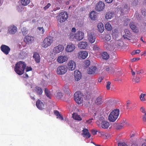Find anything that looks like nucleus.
I'll list each match as a JSON object with an SVG mask.
<instances>
[{
	"instance_id": "a878e982",
	"label": "nucleus",
	"mask_w": 146,
	"mask_h": 146,
	"mask_svg": "<svg viewBox=\"0 0 146 146\" xmlns=\"http://www.w3.org/2000/svg\"><path fill=\"white\" fill-rule=\"evenodd\" d=\"M97 13L96 11H92L90 14V19L92 20H96L97 17Z\"/></svg>"
},
{
	"instance_id": "79ce46f5",
	"label": "nucleus",
	"mask_w": 146,
	"mask_h": 146,
	"mask_svg": "<svg viewBox=\"0 0 146 146\" xmlns=\"http://www.w3.org/2000/svg\"><path fill=\"white\" fill-rule=\"evenodd\" d=\"M92 49L94 51L98 50L100 49L99 47L97 44H95L92 45Z\"/></svg>"
},
{
	"instance_id": "c9c22d12",
	"label": "nucleus",
	"mask_w": 146,
	"mask_h": 146,
	"mask_svg": "<svg viewBox=\"0 0 146 146\" xmlns=\"http://www.w3.org/2000/svg\"><path fill=\"white\" fill-rule=\"evenodd\" d=\"M146 96V94L145 93H141L140 96L139 98L141 101L144 102L145 101V97Z\"/></svg>"
},
{
	"instance_id": "e2e57ef3",
	"label": "nucleus",
	"mask_w": 146,
	"mask_h": 146,
	"mask_svg": "<svg viewBox=\"0 0 146 146\" xmlns=\"http://www.w3.org/2000/svg\"><path fill=\"white\" fill-rule=\"evenodd\" d=\"M92 132L93 135H95L97 134V131L93 129L92 130Z\"/></svg>"
},
{
	"instance_id": "1a4fd4ad",
	"label": "nucleus",
	"mask_w": 146,
	"mask_h": 146,
	"mask_svg": "<svg viewBox=\"0 0 146 146\" xmlns=\"http://www.w3.org/2000/svg\"><path fill=\"white\" fill-rule=\"evenodd\" d=\"M104 118L103 117H101L100 118V120L101 122V127L103 129H107L110 126L109 123L108 121L104 120Z\"/></svg>"
},
{
	"instance_id": "774afa93",
	"label": "nucleus",
	"mask_w": 146,
	"mask_h": 146,
	"mask_svg": "<svg viewBox=\"0 0 146 146\" xmlns=\"http://www.w3.org/2000/svg\"><path fill=\"white\" fill-rule=\"evenodd\" d=\"M139 59H140L139 58H133L132 59V61L135 62V61H136V60H138Z\"/></svg>"
},
{
	"instance_id": "c756f323",
	"label": "nucleus",
	"mask_w": 146,
	"mask_h": 146,
	"mask_svg": "<svg viewBox=\"0 0 146 146\" xmlns=\"http://www.w3.org/2000/svg\"><path fill=\"white\" fill-rule=\"evenodd\" d=\"M129 26L131 29L135 32H137V27L135 25L134 23L133 22H131L129 24Z\"/></svg>"
},
{
	"instance_id": "ea45409f",
	"label": "nucleus",
	"mask_w": 146,
	"mask_h": 146,
	"mask_svg": "<svg viewBox=\"0 0 146 146\" xmlns=\"http://www.w3.org/2000/svg\"><path fill=\"white\" fill-rule=\"evenodd\" d=\"M104 38L105 40L107 41H109L111 39L110 34L109 33L106 34Z\"/></svg>"
},
{
	"instance_id": "f257e3e1",
	"label": "nucleus",
	"mask_w": 146,
	"mask_h": 146,
	"mask_svg": "<svg viewBox=\"0 0 146 146\" xmlns=\"http://www.w3.org/2000/svg\"><path fill=\"white\" fill-rule=\"evenodd\" d=\"M25 63L22 61H20L17 62L14 67V71L19 75L23 74L26 67Z\"/></svg>"
},
{
	"instance_id": "8fccbe9b",
	"label": "nucleus",
	"mask_w": 146,
	"mask_h": 146,
	"mask_svg": "<svg viewBox=\"0 0 146 146\" xmlns=\"http://www.w3.org/2000/svg\"><path fill=\"white\" fill-rule=\"evenodd\" d=\"M110 44H108L107 42H105L104 45V47L106 49L108 50L109 49V46Z\"/></svg>"
},
{
	"instance_id": "052dcab7",
	"label": "nucleus",
	"mask_w": 146,
	"mask_h": 146,
	"mask_svg": "<svg viewBox=\"0 0 146 146\" xmlns=\"http://www.w3.org/2000/svg\"><path fill=\"white\" fill-rule=\"evenodd\" d=\"M38 29L40 31H42L41 32L42 34L44 33V29L43 28V27H38Z\"/></svg>"
},
{
	"instance_id": "864d4df0",
	"label": "nucleus",
	"mask_w": 146,
	"mask_h": 146,
	"mask_svg": "<svg viewBox=\"0 0 146 146\" xmlns=\"http://www.w3.org/2000/svg\"><path fill=\"white\" fill-rule=\"evenodd\" d=\"M118 146H127V145L124 142H119L118 143Z\"/></svg>"
},
{
	"instance_id": "c03bdc74",
	"label": "nucleus",
	"mask_w": 146,
	"mask_h": 146,
	"mask_svg": "<svg viewBox=\"0 0 146 146\" xmlns=\"http://www.w3.org/2000/svg\"><path fill=\"white\" fill-rule=\"evenodd\" d=\"M45 93L46 95L49 98H50V92L46 88L45 89Z\"/></svg>"
},
{
	"instance_id": "2eb2a0df",
	"label": "nucleus",
	"mask_w": 146,
	"mask_h": 146,
	"mask_svg": "<svg viewBox=\"0 0 146 146\" xmlns=\"http://www.w3.org/2000/svg\"><path fill=\"white\" fill-rule=\"evenodd\" d=\"M88 40L89 42L92 43H94L96 40V37L94 33L88 31Z\"/></svg>"
},
{
	"instance_id": "f8f14e48",
	"label": "nucleus",
	"mask_w": 146,
	"mask_h": 146,
	"mask_svg": "<svg viewBox=\"0 0 146 146\" xmlns=\"http://www.w3.org/2000/svg\"><path fill=\"white\" fill-rule=\"evenodd\" d=\"M17 28L13 25H11L8 27V33L11 35L15 34L17 31Z\"/></svg>"
},
{
	"instance_id": "0e129e2a",
	"label": "nucleus",
	"mask_w": 146,
	"mask_h": 146,
	"mask_svg": "<svg viewBox=\"0 0 146 146\" xmlns=\"http://www.w3.org/2000/svg\"><path fill=\"white\" fill-rule=\"evenodd\" d=\"M104 78V77L103 76H102L100 77L98 79V82H101L102 80Z\"/></svg>"
},
{
	"instance_id": "680f3d73",
	"label": "nucleus",
	"mask_w": 146,
	"mask_h": 146,
	"mask_svg": "<svg viewBox=\"0 0 146 146\" xmlns=\"http://www.w3.org/2000/svg\"><path fill=\"white\" fill-rule=\"evenodd\" d=\"M140 110L141 112L143 113H145H145H146L145 112V108L143 107L141 108Z\"/></svg>"
},
{
	"instance_id": "ddd939ff",
	"label": "nucleus",
	"mask_w": 146,
	"mask_h": 146,
	"mask_svg": "<svg viewBox=\"0 0 146 146\" xmlns=\"http://www.w3.org/2000/svg\"><path fill=\"white\" fill-rule=\"evenodd\" d=\"M0 49L5 54L7 55L10 51V48L7 46L5 45H2Z\"/></svg>"
},
{
	"instance_id": "58836bf2",
	"label": "nucleus",
	"mask_w": 146,
	"mask_h": 146,
	"mask_svg": "<svg viewBox=\"0 0 146 146\" xmlns=\"http://www.w3.org/2000/svg\"><path fill=\"white\" fill-rule=\"evenodd\" d=\"M115 128L117 129H119L122 128V126L120 123H115L113 125Z\"/></svg>"
},
{
	"instance_id": "4d7b16f0",
	"label": "nucleus",
	"mask_w": 146,
	"mask_h": 146,
	"mask_svg": "<svg viewBox=\"0 0 146 146\" xmlns=\"http://www.w3.org/2000/svg\"><path fill=\"white\" fill-rule=\"evenodd\" d=\"M32 68L31 67L27 66L26 69V71L27 72H29L30 71H32Z\"/></svg>"
},
{
	"instance_id": "f3484780",
	"label": "nucleus",
	"mask_w": 146,
	"mask_h": 146,
	"mask_svg": "<svg viewBox=\"0 0 146 146\" xmlns=\"http://www.w3.org/2000/svg\"><path fill=\"white\" fill-rule=\"evenodd\" d=\"M74 76L75 80L77 81H79L82 78L81 73L78 70L74 71Z\"/></svg>"
},
{
	"instance_id": "0eeeda50",
	"label": "nucleus",
	"mask_w": 146,
	"mask_h": 146,
	"mask_svg": "<svg viewBox=\"0 0 146 146\" xmlns=\"http://www.w3.org/2000/svg\"><path fill=\"white\" fill-rule=\"evenodd\" d=\"M74 99L76 102L78 104L82 103L83 100V94L80 91L76 92L74 95Z\"/></svg>"
},
{
	"instance_id": "a211bd4d",
	"label": "nucleus",
	"mask_w": 146,
	"mask_h": 146,
	"mask_svg": "<svg viewBox=\"0 0 146 146\" xmlns=\"http://www.w3.org/2000/svg\"><path fill=\"white\" fill-rule=\"evenodd\" d=\"M78 54V57L79 58L85 59L88 56V52L85 51H82L79 52Z\"/></svg>"
},
{
	"instance_id": "4468645a",
	"label": "nucleus",
	"mask_w": 146,
	"mask_h": 146,
	"mask_svg": "<svg viewBox=\"0 0 146 146\" xmlns=\"http://www.w3.org/2000/svg\"><path fill=\"white\" fill-rule=\"evenodd\" d=\"M68 69L69 70L72 71L74 70L76 67V64L73 60L70 61L67 64Z\"/></svg>"
},
{
	"instance_id": "bf43d9fd",
	"label": "nucleus",
	"mask_w": 146,
	"mask_h": 146,
	"mask_svg": "<svg viewBox=\"0 0 146 146\" xmlns=\"http://www.w3.org/2000/svg\"><path fill=\"white\" fill-rule=\"evenodd\" d=\"M54 114L57 117L58 115H59L60 114L59 112L57 110H54Z\"/></svg>"
},
{
	"instance_id": "9d476101",
	"label": "nucleus",
	"mask_w": 146,
	"mask_h": 146,
	"mask_svg": "<svg viewBox=\"0 0 146 146\" xmlns=\"http://www.w3.org/2000/svg\"><path fill=\"white\" fill-rule=\"evenodd\" d=\"M64 49V47L63 45L61 44H58L54 48L53 52L55 54H58L63 51Z\"/></svg>"
},
{
	"instance_id": "e433bc0d",
	"label": "nucleus",
	"mask_w": 146,
	"mask_h": 146,
	"mask_svg": "<svg viewBox=\"0 0 146 146\" xmlns=\"http://www.w3.org/2000/svg\"><path fill=\"white\" fill-rule=\"evenodd\" d=\"M105 28L108 31H111L112 29V27L109 23H107L105 25Z\"/></svg>"
},
{
	"instance_id": "f704fd0d",
	"label": "nucleus",
	"mask_w": 146,
	"mask_h": 146,
	"mask_svg": "<svg viewBox=\"0 0 146 146\" xmlns=\"http://www.w3.org/2000/svg\"><path fill=\"white\" fill-rule=\"evenodd\" d=\"M30 0H21V3L23 6H26L30 3Z\"/></svg>"
},
{
	"instance_id": "603ef678",
	"label": "nucleus",
	"mask_w": 146,
	"mask_h": 146,
	"mask_svg": "<svg viewBox=\"0 0 146 146\" xmlns=\"http://www.w3.org/2000/svg\"><path fill=\"white\" fill-rule=\"evenodd\" d=\"M134 81L136 83H139L140 82V78L137 75L135 79L134 80Z\"/></svg>"
},
{
	"instance_id": "2f4dec72",
	"label": "nucleus",
	"mask_w": 146,
	"mask_h": 146,
	"mask_svg": "<svg viewBox=\"0 0 146 146\" xmlns=\"http://www.w3.org/2000/svg\"><path fill=\"white\" fill-rule=\"evenodd\" d=\"M114 16V14L113 13L110 12H108L105 16V18L107 19H110L113 18Z\"/></svg>"
},
{
	"instance_id": "f03ea898",
	"label": "nucleus",
	"mask_w": 146,
	"mask_h": 146,
	"mask_svg": "<svg viewBox=\"0 0 146 146\" xmlns=\"http://www.w3.org/2000/svg\"><path fill=\"white\" fill-rule=\"evenodd\" d=\"M68 36L70 38L75 39L78 41L83 39L84 37V33L81 31H78L75 33L70 32Z\"/></svg>"
},
{
	"instance_id": "6ab92c4d",
	"label": "nucleus",
	"mask_w": 146,
	"mask_h": 146,
	"mask_svg": "<svg viewBox=\"0 0 146 146\" xmlns=\"http://www.w3.org/2000/svg\"><path fill=\"white\" fill-rule=\"evenodd\" d=\"M97 70L95 66H92L89 68L87 70V73L90 74H94Z\"/></svg>"
},
{
	"instance_id": "bb28decb",
	"label": "nucleus",
	"mask_w": 146,
	"mask_h": 146,
	"mask_svg": "<svg viewBox=\"0 0 146 146\" xmlns=\"http://www.w3.org/2000/svg\"><path fill=\"white\" fill-rule=\"evenodd\" d=\"M98 30L100 33H102L104 31L103 24L102 23H98L97 25Z\"/></svg>"
},
{
	"instance_id": "412c9836",
	"label": "nucleus",
	"mask_w": 146,
	"mask_h": 146,
	"mask_svg": "<svg viewBox=\"0 0 146 146\" xmlns=\"http://www.w3.org/2000/svg\"><path fill=\"white\" fill-rule=\"evenodd\" d=\"M27 51L25 49L23 50L19 55V57L21 59L25 58L27 56Z\"/></svg>"
},
{
	"instance_id": "49530a36",
	"label": "nucleus",
	"mask_w": 146,
	"mask_h": 146,
	"mask_svg": "<svg viewBox=\"0 0 146 146\" xmlns=\"http://www.w3.org/2000/svg\"><path fill=\"white\" fill-rule=\"evenodd\" d=\"M131 104V103L128 100L126 102V108L127 109H131L132 108H130V105Z\"/></svg>"
},
{
	"instance_id": "09e8293b",
	"label": "nucleus",
	"mask_w": 146,
	"mask_h": 146,
	"mask_svg": "<svg viewBox=\"0 0 146 146\" xmlns=\"http://www.w3.org/2000/svg\"><path fill=\"white\" fill-rule=\"evenodd\" d=\"M111 84V82L110 81H107L106 82V88L107 90H109L110 89V86Z\"/></svg>"
},
{
	"instance_id": "5fc2aeb1",
	"label": "nucleus",
	"mask_w": 146,
	"mask_h": 146,
	"mask_svg": "<svg viewBox=\"0 0 146 146\" xmlns=\"http://www.w3.org/2000/svg\"><path fill=\"white\" fill-rule=\"evenodd\" d=\"M141 12L143 16H145L146 13V10L145 9L143 8L141 10Z\"/></svg>"
},
{
	"instance_id": "dca6fc26",
	"label": "nucleus",
	"mask_w": 146,
	"mask_h": 146,
	"mask_svg": "<svg viewBox=\"0 0 146 146\" xmlns=\"http://www.w3.org/2000/svg\"><path fill=\"white\" fill-rule=\"evenodd\" d=\"M34 40V37L29 35L26 36L24 39V42L28 44H31Z\"/></svg>"
},
{
	"instance_id": "de8ad7c7",
	"label": "nucleus",
	"mask_w": 146,
	"mask_h": 146,
	"mask_svg": "<svg viewBox=\"0 0 146 146\" xmlns=\"http://www.w3.org/2000/svg\"><path fill=\"white\" fill-rule=\"evenodd\" d=\"M140 52V50H134L131 53L132 55H133L135 54H138Z\"/></svg>"
},
{
	"instance_id": "5701e85b",
	"label": "nucleus",
	"mask_w": 146,
	"mask_h": 146,
	"mask_svg": "<svg viewBox=\"0 0 146 146\" xmlns=\"http://www.w3.org/2000/svg\"><path fill=\"white\" fill-rule=\"evenodd\" d=\"M36 106L40 110H42L44 108V105L43 103L39 100H38L36 102Z\"/></svg>"
},
{
	"instance_id": "4be33fe9",
	"label": "nucleus",
	"mask_w": 146,
	"mask_h": 146,
	"mask_svg": "<svg viewBox=\"0 0 146 146\" xmlns=\"http://www.w3.org/2000/svg\"><path fill=\"white\" fill-rule=\"evenodd\" d=\"M75 49V46L74 44H68L66 48V51L68 52L72 51Z\"/></svg>"
},
{
	"instance_id": "20e7f679",
	"label": "nucleus",
	"mask_w": 146,
	"mask_h": 146,
	"mask_svg": "<svg viewBox=\"0 0 146 146\" xmlns=\"http://www.w3.org/2000/svg\"><path fill=\"white\" fill-rule=\"evenodd\" d=\"M68 16V14L66 12H62L56 17V19L58 23H62L66 20Z\"/></svg>"
},
{
	"instance_id": "6e6552de",
	"label": "nucleus",
	"mask_w": 146,
	"mask_h": 146,
	"mask_svg": "<svg viewBox=\"0 0 146 146\" xmlns=\"http://www.w3.org/2000/svg\"><path fill=\"white\" fill-rule=\"evenodd\" d=\"M105 6L104 3L102 1H100L96 4L95 9L97 11H101L104 9Z\"/></svg>"
},
{
	"instance_id": "3c124183",
	"label": "nucleus",
	"mask_w": 146,
	"mask_h": 146,
	"mask_svg": "<svg viewBox=\"0 0 146 146\" xmlns=\"http://www.w3.org/2000/svg\"><path fill=\"white\" fill-rule=\"evenodd\" d=\"M62 96V94L60 92H58L57 94V97L58 98H61Z\"/></svg>"
},
{
	"instance_id": "338daca9",
	"label": "nucleus",
	"mask_w": 146,
	"mask_h": 146,
	"mask_svg": "<svg viewBox=\"0 0 146 146\" xmlns=\"http://www.w3.org/2000/svg\"><path fill=\"white\" fill-rule=\"evenodd\" d=\"M76 29L74 27H73L72 28L71 30V32H72V33H74L76 32Z\"/></svg>"
},
{
	"instance_id": "423d86ee",
	"label": "nucleus",
	"mask_w": 146,
	"mask_h": 146,
	"mask_svg": "<svg viewBox=\"0 0 146 146\" xmlns=\"http://www.w3.org/2000/svg\"><path fill=\"white\" fill-rule=\"evenodd\" d=\"M53 42L52 38L50 36H48L44 39L42 43V46L43 48H46L50 46Z\"/></svg>"
},
{
	"instance_id": "13d9d810",
	"label": "nucleus",
	"mask_w": 146,
	"mask_h": 146,
	"mask_svg": "<svg viewBox=\"0 0 146 146\" xmlns=\"http://www.w3.org/2000/svg\"><path fill=\"white\" fill-rule=\"evenodd\" d=\"M51 5V4L50 3H48L46 6H45L44 7V10H46L48 9Z\"/></svg>"
},
{
	"instance_id": "9b49d317",
	"label": "nucleus",
	"mask_w": 146,
	"mask_h": 146,
	"mask_svg": "<svg viewBox=\"0 0 146 146\" xmlns=\"http://www.w3.org/2000/svg\"><path fill=\"white\" fill-rule=\"evenodd\" d=\"M68 57L66 55L59 56L57 59V61L59 63H63L67 62L68 60Z\"/></svg>"
},
{
	"instance_id": "393cba45",
	"label": "nucleus",
	"mask_w": 146,
	"mask_h": 146,
	"mask_svg": "<svg viewBox=\"0 0 146 146\" xmlns=\"http://www.w3.org/2000/svg\"><path fill=\"white\" fill-rule=\"evenodd\" d=\"M87 43L86 42H80L78 45L79 48L81 49H85L87 47Z\"/></svg>"
},
{
	"instance_id": "4c0bfd02",
	"label": "nucleus",
	"mask_w": 146,
	"mask_h": 146,
	"mask_svg": "<svg viewBox=\"0 0 146 146\" xmlns=\"http://www.w3.org/2000/svg\"><path fill=\"white\" fill-rule=\"evenodd\" d=\"M102 58L105 60H107L109 58V55L106 52H104L102 54Z\"/></svg>"
},
{
	"instance_id": "473e14b6",
	"label": "nucleus",
	"mask_w": 146,
	"mask_h": 146,
	"mask_svg": "<svg viewBox=\"0 0 146 146\" xmlns=\"http://www.w3.org/2000/svg\"><path fill=\"white\" fill-rule=\"evenodd\" d=\"M103 102L102 100V97L101 96H99L96 99L95 101V103L97 105H100L102 104Z\"/></svg>"
},
{
	"instance_id": "7c9ffc66",
	"label": "nucleus",
	"mask_w": 146,
	"mask_h": 146,
	"mask_svg": "<svg viewBox=\"0 0 146 146\" xmlns=\"http://www.w3.org/2000/svg\"><path fill=\"white\" fill-rule=\"evenodd\" d=\"M124 31L125 33V34L124 35H123V37L125 39H129L128 38V37H130V35H131L130 32L129 31V30L127 29H125Z\"/></svg>"
},
{
	"instance_id": "37998d69",
	"label": "nucleus",
	"mask_w": 146,
	"mask_h": 146,
	"mask_svg": "<svg viewBox=\"0 0 146 146\" xmlns=\"http://www.w3.org/2000/svg\"><path fill=\"white\" fill-rule=\"evenodd\" d=\"M21 31L24 36L25 35L28 33V30H27L26 28L24 27L22 29Z\"/></svg>"
},
{
	"instance_id": "39448f33",
	"label": "nucleus",
	"mask_w": 146,
	"mask_h": 146,
	"mask_svg": "<svg viewBox=\"0 0 146 146\" xmlns=\"http://www.w3.org/2000/svg\"><path fill=\"white\" fill-rule=\"evenodd\" d=\"M68 70V67L66 65H61L56 69V72L58 75H62L65 74Z\"/></svg>"
},
{
	"instance_id": "69168bd1",
	"label": "nucleus",
	"mask_w": 146,
	"mask_h": 146,
	"mask_svg": "<svg viewBox=\"0 0 146 146\" xmlns=\"http://www.w3.org/2000/svg\"><path fill=\"white\" fill-rule=\"evenodd\" d=\"M57 118H58L59 119H61V120H63V117L61 115V114H60L59 115H58L57 117Z\"/></svg>"
},
{
	"instance_id": "b1692460",
	"label": "nucleus",
	"mask_w": 146,
	"mask_h": 146,
	"mask_svg": "<svg viewBox=\"0 0 146 146\" xmlns=\"http://www.w3.org/2000/svg\"><path fill=\"white\" fill-rule=\"evenodd\" d=\"M82 131L83 133H82V135H83L84 137H85L86 138H89L91 137V135L89 133L88 130L87 129H84Z\"/></svg>"
},
{
	"instance_id": "aec40b11",
	"label": "nucleus",
	"mask_w": 146,
	"mask_h": 146,
	"mask_svg": "<svg viewBox=\"0 0 146 146\" xmlns=\"http://www.w3.org/2000/svg\"><path fill=\"white\" fill-rule=\"evenodd\" d=\"M33 57L36 63H38L40 62V58L39 53L36 52H34L33 53Z\"/></svg>"
},
{
	"instance_id": "cd10ccee",
	"label": "nucleus",
	"mask_w": 146,
	"mask_h": 146,
	"mask_svg": "<svg viewBox=\"0 0 146 146\" xmlns=\"http://www.w3.org/2000/svg\"><path fill=\"white\" fill-rule=\"evenodd\" d=\"M35 91L38 94L41 95L42 94L43 91L42 89L38 86H36L34 88Z\"/></svg>"
},
{
	"instance_id": "7ed1b4c3",
	"label": "nucleus",
	"mask_w": 146,
	"mask_h": 146,
	"mask_svg": "<svg viewBox=\"0 0 146 146\" xmlns=\"http://www.w3.org/2000/svg\"><path fill=\"white\" fill-rule=\"evenodd\" d=\"M119 113V110L118 109H115L113 110L110 113L108 116V119L111 122H114L118 118Z\"/></svg>"
},
{
	"instance_id": "a18cd8bd",
	"label": "nucleus",
	"mask_w": 146,
	"mask_h": 146,
	"mask_svg": "<svg viewBox=\"0 0 146 146\" xmlns=\"http://www.w3.org/2000/svg\"><path fill=\"white\" fill-rule=\"evenodd\" d=\"M145 73L144 71L142 69H141L139 70H136L135 73L137 75L139 74H143Z\"/></svg>"
},
{
	"instance_id": "72a5a7b5",
	"label": "nucleus",
	"mask_w": 146,
	"mask_h": 146,
	"mask_svg": "<svg viewBox=\"0 0 146 146\" xmlns=\"http://www.w3.org/2000/svg\"><path fill=\"white\" fill-rule=\"evenodd\" d=\"M106 71L108 72L109 73H112L114 72V68L111 66H106Z\"/></svg>"
},
{
	"instance_id": "a19ab883",
	"label": "nucleus",
	"mask_w": 146,
	"mask_h": 146,
	"mask_svg": "<svg viewBox=\"0 0 146 146\" xmlns=\"http://www.w3.org/2000/svg\"><path fill=\"white\" fill-rule=\"evenodd\" d=\"M121 126H122V128L124 127L127 126L129 125V123L127 122V121L126 120H123L120 123Z\"/></svg>"
},
{
	"instance_id": "c85d7f7f",
	"label": "nucleus",
	"mask_w": 146,
	"mask_h": 146,
	"mask_svg": "<svg viewBox=\"0 0 146 146\" xmlns=\"http://www.w3.org/2000/svg\"><path fill=\"white\" fill-rule=\"evenodd\" d=\"M72 117L74 119L77 120L81 121L82 120L80 115L76 113H74L72 114Z\"/></svg>"
},
{
	"instance_id": "6e6d98bb",
	"label": "nucleus",
	"mask_w": 146,
	"mask_h": 146,
	"mask_svg": "<svg viewBox=\"0 0 146 146\" xmlns=\"http://www.w3.org/2000/svg\"><path fill=\"white\" fill-rule=\"evenodd\" d=\"M85 65L86 66H88L90 65V61L89 60H86L85 62Z\"/></svg>"
}]
</instances>
